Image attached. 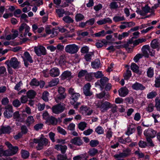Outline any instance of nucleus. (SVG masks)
Masks as SVG:
<instances>
[{
    "mask_svg": "<svg viewBox=\"0 0 160 160\" xmlns=\"http://www.w3.org/2000/svg\"><path fill=\"white\" fill-rule=\"evenodd\" d=\"M131 68V70L134 72L137 73L141 74V72H140L139 70V67L137 64L134 63L132 64Z\"/></svg>",
    "mask_w": 160,
    "mask_h": 160,
    "instance_id": "nucleus-23",
    "label": "nucleus"
},
{
    "mask_svg": "<svg viewBox=\"0 0 160 160\" xmlns=\"http://www.w3.org/2000/svg\"><path fill=\"white\" fill-rule=\"evenodd\" d=\"M154 75L153 69L151 67L149 68L147 71V76L150 78L153 77Z\"/></svg>",
    "mask_w": 160,
    "mask_h": 160,
    "instance_id": "nucleus-33",
    "label": "nucleus"
},
{
    "mask_svg": "<svg viewBox=\"0 0 160 160\" xmlns=\"http://www.w3.org/2000/svg\"><path fill=\"white\" fill-rule=\"evenodd\" d=\"M56 12L59 17H63V14L65 13L66 12L62 8L56 9Z\"/></svg>",
    "mask_w": 160,
    "mask_h": 160,
    "instance_id": "nucleus-34",
    "label": "nucleus"
},
{
    "mask_svg": "<svg viewBox=\"0 0 160 160\" xmlns=\"http://www.w3.org/2000/svg\"><path fill=\"white\" fill-rule=\"evenodd\" d=\"M87 157L86 154H81L74 157L73 159V160H86Z\"/></svg>",
    "mask_w": 160,
    "mask_h": 160,
    "instance_id": "nucleus-30",
    "label": "nucleus"
},
{
    "mask_svg": "<svg viewBox=\"0 0 160 160\" xmlns=\"http://www.w3.org/2000/svg\"><path fill=\"white\" fill-rule=\"evenodd\" d=\"M68 92L70 95V98L72 100L70 103L71 105H74L79 99L80 95L79 93L76 92L74 89L72 87L69 89Z\"/></svg>",
    "mask_w": 160,
    "mask_h": 160,
    "instance_id": "nucleus-1",
    "label": "nucleus"
},
{
    "mask_svg": "<svg viewBox=\"0 0 160 160\" xmlns=\"http://www.w3.org/2000/svg\"><path fill=\"white\" fill-rule=\"evenodd\" d=\"M5 144L9 149V150H8L9 154L8 156L13 155L17 153L18 150V147L17 146L13 147L12 145L8 141L6 142Z\"/></svg>",
    "mask_w": 160,
    "mask_h": 160,
    "instance_id": "nucleus-8",
    "label": "nucleus"
},
{
    "mask_svg": "<svg viewBox=\"0 0 160 160\" xmlns=\"http://www.w3.org/2000/svg\"><path fill=\"white\" fill-rule=\"evenodd\" d=\"M28 98L27 96L22 95L20 98V100L21 103H25L28 101Z\"/></svg>",
    "mask_w": 160,
    "mask_h": 160,
    "instance_id": "nucleus-55",
    "label": "nucleus"
},
{
    "mask_svg": "<svg viewBox=\"0 0 160 160\" xmlns=\"http://www.w3.org/2000/svg\"><path fill=\"white\" fill-rule=\"evenodd\" d=\"M49 93L48 92L45 91L43 92L42 98L45 101H48V96H49Z\"/></svg>",
    "mask_w": 160,
    "mask_h": 160,
    "instance_id": "nucleus-49",
    "label": "nucleus"
},
{
    "mask_svg": "<svg viewBox=\"0 0 160 160\" xmlns=\"http://www.w3.org/2000/svg\"><path fill=\"white\" fill-rule=\"evenodd\" d=\"M33 142L35 143H38L36 147V148L38 150L42 149L43 146L46 145L48 143V140L43 137H41L39 139H34Z\"/></svg>",
    "mask_w": 160,
    "mask_h": 160,
    "instance_id": "nucleus-3",
    "label": "nucleus"
},
{
    "mask_svg": "<svg viewBox=\"0 0 160 160\" xmlns=\"http://www.w3.org/2000/svg\"><path fill=\"white\" fill-rule=\"evenodd\" d=\"M21 102L18 99L14 100L12 102L13 105L16 108L19 107L21 105Z\"/></svg>",
    "mask_w": 160,
    "mask_h": 160,
    "instance_id": "nucleus-47",
    "label": "nucleus"
},
{
    "mask_svg": "<svg viewBox=\"0 0 160 160\" xmlns=\"http://www.w3.org/2000/svg\"><path fill=\"white\" fill-rule=\"evenodd\" d=\"M8 151L4 150L3 147L2 145H0V157L8 156Z\"/></svg>",
    "mask_w": 160,
    "mask_h": 160,
    "instance_id": "nucleus-32",
    "label": "nucleus"
},
{
    "mask_svg": "<svg viewBox=\"0 0 160 160\" xmlns=\"http://www.w3.org/2000/svg\"><path fill=\"white\" fill-rule=\"evenodd\" d=\"M98 152V150L95 148L90 149L88 152L89 154L92 157L95 156Z\"/></svg>",
    "mask_w": 160,
    "mask_h": 160,
    "instance_id": "nucleus-36",
    "label": "nucleus"
},
{
    "mask_svg": "<svg viewBox=\"0 0 160 160\" xmlns=\"http://www.w3.org/2000/svg\"><path fill=\"white\" fill-rule=\"evenodd\" d=\"M71 73L70 71H66L62 73L61 76V78L62 80L67 79L70 80L73 77L71 75Z\"/></svg>",
    "mask_w": 160,
    "mask_h": 160,
    "instance_id": "nucleus-15",
    "label": "nucleus"
},
{
    "mask_svg": "<svg viewBox=\"0 0 160 160\" xmlns=\"http://www.w3.org/2000/svg\"><path fill=\"white\" fill-rule=\"evenodd\" d=\"M92 66L93 68H98L100 66V62L99 59H96L92 62Z\"/></svg>",
    "mask_w": 160,
    "mask_h": 160,
    "instance_id": "nucleus-28",
    "label": "nucleus"
},
{
    "mask_svg": "<svg viewBox=\"0 0 160 160\" xmlns=\"http://www.w3.org/2000/svg\"><path fill=\"white\" fill-rule=\"evenodd\" d=\"M84 18V16L81 13H78L75 16V20L77 22L82 20Z\"/></svg>",
    "mask_w": 160,
    "mask_h": 160,
    "instance_id": "nucleus-44",
    "label": "nucleus"
},
{
    "mask_svg": "<svg viewBox=\"0 0 160 160\" xmlns=\"http://www.w3.org/2000/svg\"><path fill=\"white\" fill-rule=\"evenodd\" d=\"M129 33L128 32H124L121 34L118 35V39L119 40H122L123 38L127 37L129 35Z\"/></svg>",
    "mask_w": 160,
    "mask_h": 160,
    "instance_id": "nucleus-50",
    "label": "nucleus"
},
{
    "mask_svg": "<svg viewBox=\"0 0 160 160\" xmlns=\"http://www.w3.org/2000/svg\"><path fill=\"white\" fill-rule=\"evenodd\" d=\"M111 103L108 101L104 102L102 101L98 102L97 103L96 106L97 108H100L101 112H102L106 111L109 108H110V106Z\"/></svg>",
    "mask_w": 160,
    "mask_h": 160,
    "instance_id": "nucleus-5",
    "label": "nucleus"
},
{
    "mask_svg": "<svg viewBox=\"0 0 160 160\" xmlns=\"http://www.w3.org/2000/svg\"><path fill=\"white\" fill-rule=\"evenodd\" d=\"M109 6L111 9H116L118 7L117 2H115L111 3Z\"/></svg>",
    "mask_w": 160,
    "mask_h": 160,
    "instance_id": "nucleus-58",
    "label": "nucleus"
},
{
    "mask_svg": "<svg viewBox=\"0 0 160 160\" xmlns=\"http://www.w3.org/2000/svg\"><path fill=\"white\" fill-rule=\"evenodd\" d=\"M87 72V71L86 70H82L80 71L78 73V77L81 78L85 75V76Z\"/></svg>",
    "mask_w": 160,
    "mask_h": 160,
    "instance_id": "nucleus-51",
    "label": "nucleus"
},
{
    "mask_svg": "<svg viewBox=\"0 0 160 160\" xmlns=\"http://www.w3.org/2000/svg\"><path fill=\"white\" fill-rule=\"evenodd\" d=\"M143 56V55L142 53L138 54L134 57L133 60L136 62H137L140 58H141Z\"/></svg>",
    "mask_w": 160,
    "mask_h": 160,
    "instance_id": "nucleus-61",
    "label": "nucleus"
},
{
    "mask_svg": "<svg viewBox=\"0 0 160 160\" xmlns=\"http://www.w3.org/2000/svg\"><path fill=\"white\" fill-rule=\"evenodd\" d=\"M70 142L74 145L78 146L82 145L83 143L82 140L79 137H76L71 139L70 140Z\"/></svg>",
    "mask_w": 160,
    "mask_h": 160,
    "instance_id": "nucleus-12",
    "label": "nucleus"
},
{
    "mask_svg": "<svg viewBox=\"0 0 160 160\" xmlns=\"http://www.w3.org/2000/svg\"><path fill=\"white\" fill-rule=\"evenodd\" d=\"M26 123L28 124V125H30L32 123L34 122V120L33 117L32 116H29L26 119Z\"/></svg>",
    "mask_w": 160,
    "mask_h": 160,
    "instance_id": "nucleus-43",
    "label": "nucleus"
},
{
    "mask_svg": "<svg viewBox=\"0 0 160 160\" xmlns=\"http://www.w3.org/2000/svg\"><path fill=\"white\" fill-rule=\"evenodd\" d=\"M43 126V124L42 123H38L34 126V128L36 130L38 131L39 129H42Z\"/></svg>",
    "mask_w": 160,
    "mask_h": 160,
    "instance_id": "nucleus-59",
    "label": "nucleus"
},
{
    "mask_svg": "<svg viewBox=\"0 0 160 160\" xmlns=\"http://www.w3.org/2000/svg\"><path fill=\"white\" fill-rule=\"evenodd\" d=\"M94 75L97 78H99L102 77L103 75L102 74V72L98 71L96 72L93 73Z\"/></svg>",
    "mask_w": 160,
    "mask_h": 160,
    "instance_id": "nucleus-56",
    "label": "nucleus"
},
{
    "mask_svg": "<svg viewBox=\"0 0 160 160\" xmlns=\"http://www.w3.org/2000/svg\"><path fill=\"white\" fill-rule=\"evenodd\" d=\"M131 150L128 148L123 150L122 152H120L113 156L116 160H124V158L130 155Z\"/></svg>",
    "mask_w": 160,
    "mask_h": 160,
    "instance_id": "nucleus-2",
    "label": "nucleus"
},
{
    "mask_svg": "<svg viewBox=\"0 0 160 160\" xmlns=\"http://www.w3.org/2000/svg\"><path fill=\"white\" fill-rule=\"evenodd\" d=\"M58 160H66L67 159V155L66 154H59L57 156Z\"/></svg>",
    "mask_w": 160,
    "mask_h": 160,
    "instance_id": "nucleus-45",
    "label": "nucleus"
},
{
    "mask_svg": "<svg viewBox=\"0 0 160 160\" xmlns=\"http://www.w3.org/2000/svg\"><path fill=\"white\" fill-rule=\"evenodd\" d=\"M93 73H87L85 76V79L88 81H90L93 78Z\"/></svg>",
    "mask_w": 160,
    "mask_h": 160,
    "instance_id": "nucleus-35",
    "label": "nucleus"
},
{
    "mask_svg": "<svg viewBox=\"0 0 160 160\" xmlns=\"http://www.w3.org/2000/svg\"><path fill=\"white\" fill-rule=\"evenodd\" d=\"M93 52H90L87 53L84 56V58L87 61H90L92 56L93 55Z\"/></svg>",
    "mask_w": 160,
    "mask_h": 160,
    "instance_id": "nucleus-41",
    "label": "nucleus"
},
{
    "mask_svg": "<svg viewBox=\"0 0 160 160\" xmlns=\"http://www.w3.org/2000/svg\"><path fill=\"white\" fill-rule=\"evenodd\" d=\"M65 104L60 102L59 104L53 106L52 108V112L56 114L62 112L65 109Z\"/></svg>",
    "mask_w": 160,
    "mask_h": 160,
    "instance_id": "nucleus-6",
    "label": "nucleus"
},
{
    "mask_svg": "<svg viewBox=\"0 0 160 160\" xmlns=\"http://www.w3.org/2000/svg\"><path fill=\"white\" fill-rule=\"evenodd\" d=\"M113 20L115 22H118L124 20L125 19L123 16H116L113 17Z\"/></svg>",
    "mask_w": 160,
    "mask_h": 160,
    "instance_id": "nucleus-46",
    "label": "nucleus"
},
{
    "mask_svg": "<svg viewBox=\"0 0 160 160\" xmlns=\"http://www.w3.org/2000/svg\"><path fill=\"white\" fill-rule=\"evenodd\" d=\"M135 131V128L133 125H129L127 128V130L125 133L126 135L129 136L132 134Z\"/></svg>",
    "mask_w": 160,
    "mask_h": 160,
    "instance_id": "nucleus-24",
    "label": "nucleus"
},
{
    "mask_svg": "<svg viewBox=\"0 0 160 160\" xmlns=\"http://www.w3.org/2000/svg\"><path fill=\"white\" fill-rule=\"evenodd\" d=\"M58 122V120L54 117L51 116V124L56 125Z\"/></svg>",
    "mask_w": 160,
    "mask_h": 160,
    "instance_id": "nucleus-63",
    "label": "nucleus"
},
{
    "mask_svg": "<svg viewBox=\"0 0 160 160\" xmlns=\"http://www.w3.org/2000/svg\"><path fill=\"white\" fill-rule=\"evenodd\" d=\"M60 74L58 68H53L51 70V76L55 77L59 76Z\"/></svg>",
    "mask_w": 160,
    "mask_h": 160,
    "instance_id": "nucleus-25",
    "label": "nucleus"
},
{
    "mask_svg": "<svg viewBox=\"0 0 160 160\" xmlns=\"http://www.w3.org/2000/svg\"><path fill=\"white\" fill-rule=\"evenodd\" d=\"M34 49L35 53L39 56H40L42 55H45L46 54V49L42 46H38L35 47Z\"/></svg>",
    "mask_w": 160,
    "mask_h": 160,
    "instance_id": "nucleus-9",
    "label": "nucleus"
},
{
    "mask_svg": "<svg viewBox=\"0 0 160 160\" xmlns=\"http://www.w3.org/2000/svg\"><path fill=\"white\" fill-rule=\"evenodd\" d=\"M131 71L128 69L126 72L124 74L125 79L128 80L131 77Z\"/></svg>",
    "mask_w": 160,
    "mask_h": 160,
    "instance_id": "nucleus-42",
    "label": "nucleus"
},
{
    "mask_svg": "<svg viewBox=\"0 0 160 160\" xmlns=\"http://www.w3.org/2000/svg\"><path fill=\"white\" fill-rule=\"evenodd\" d=\"M22 57L23 59V61H27L30 63L33 62V61L29 53L27 52H25L24 53V55L23 56H22Z\"/></svg>",
    "mask_w": 160,
    "mask_h": 160,
    "instance_id": "nucleus-19",
    "label": "nucleus"
},
{
    "mask_svg": "<svg viewBox=\"0 0 160 160\" xmlns=\"http://www.w3.org/2000/svg\"><path fill=\"white\" fill-rule=\"evenodd\" d=\"M21 153L22 157L24 159L27 158L29 155V152L28 151L25 150H22Z\"/></svg>",
    "mask_w": 160,
    "mask_h": 160,
    "instance_id": "nucleus-38",
    "label": "nucleus"
},
{
    "mask_svg": "<svg viewBox=\"0 0 160 160\" xmlns=\"http://www.w3.org/2000/svg\"><path fill=\"white\" fill-rule=\"evenodd\" d=\"M58 33V30L53 28L51 30V38H53L57 36Z\"/></svg>",
    "mask_w": 160,
    "mask_h": 160,
    "instance_id": "nucleus-52",
    "label": "nucleus"
},
{
    "mask_svg": "<svg viewBox=\"0 0 160 160\" xmlns=\"http://www.w3.org/2000/svg\"><path fill=\"white\" fill-rule=\"evenodd\" d=\"M43 118L46 120L45 122L50 125V117L49 113L46 111L44 112L42 114Z\"/></svg>",
    "mask_w": 160,
    "mask_h": 160,
    "instance_id": "nucleus-20",
    "label": "nucleus"
},
{
    "mask_svg": "<svg viewBox=\"0 0 160 160\" xmlns=\"http://www.w3.org/2000/svg\"><path fill=\"white\" fill-rule=\"evenodd\" d=\"M149 46L148 45H145L143 46L142 48V51L143 54V56L145 57L148 58L149 56L148 49Z\"/></svg>",
    "mask_w": 160,
    "mask_h": 160,
    "instance_id": "nucleus-21",
    "label": "nucleus"
},
{
    "mask_svg": "<svg viewBox=\"0 0 160 160\" xmlns=\"http://www.w3.org/2000/svg\"><path fill=\"white\" fill-rule=\"evenodd\" d=\"M156 132L152 128H148L144 132V135L146 137L154 138L156 134Z\"/></svg>",
    "mask_w": 160,
    "mask_h": 160,
    "instance_id": "nucleus-11",
    "label": "nucleus"
},
{
    "mask_svg": "<svg viewBox=\"0 0 160 160\" xmlns=\"http://www.w3.org/2000/svg\"><path fill=\"white\" fill-rule=\"evenodd\" d=\"M55 148L58 150H60L62 153L64 154L66 152L67 149V147L66 145H62L60 144H57L55 146Z\"/></svg>",
    "mask_w": 160,
    "mask_h": 160,
    "instance_id": "nucleus-17",
    "label": "nucleus"
},
{
    "mask_svg": "<svg viewBox=\"0 0 160 160\" xmlns=\"http://www.w3.org/2000/svg\"><path fill=\"white\" fill-rule=\"evenodd\" d=\"M159 43L158 42V40L157 39H153L152 41L151 46L152 48H156L159 46Z\"/></svg>",
    "mask_w": 160,
    "mask_h": 160,
    "instance_id": "nucleus-29",
    "label": "nucleus"
},
{
    "mask_svg": "<svg viewBox=\"0 0 160 160\" xmlns=\"http://www.w3.org/2000/svg\"><path fill=\"white\" fill-rule=\"evenodd\" d=\"M26 94L28 98L32 99L34 98L36 94V93L33 90H31L27 92Z\"/></svg>",
    "mask_w": 160,
    "mask_h": 160,
    "instance_id": "nucleus-27",
    "label": "nucleus"
},
{
    "mask_svg": "<svg viewBox=\"0 0 160 160\" xmlns=\"http://www.w3.org/2000/svg\"><path fill=\"white\" fill-rule=\"evenodd\" d=\"M20 62L18 61L17 58L15 57L12 58L10 61H7L5 63L8 66V70L9 71L10 69H11V67L16 69L18 68Z\"/></svg>",
    "mask_w": 160,
    "mask_h": 160,
    "instance_id": "nucleus-4",
    "label": "nucleus"
},
{
    "mask_svg": "<svg viewBox=\"0 0 160 160\" xmlns=\"http://www.w3.org/2000/svg\"><path fill=\"white\" fill-rule=\"evenodd\" d=\"M132 88L133 89L136 90H143L145 89V87L141 84L137 82L133 84L132 86Z\"/></svg>",
    "mask_w": 160,
    "mask_h": 160,
    "instance_id": "nucleus-18",
    "label": "nucleus"
},
{
    "mask_svg": "<svg viewBox=\"0 0 160 160\" xmlns=\"http://www.w3.org/2000/svg\"><path fill=\"white\" fill-rule=\"evenodd\" d=\"M99 144V142L97 140H92L90 142V145L92 147H95Z\"/></svg>",
    "mask_w": 160,
    "mask_h": 160,
    "instance_id": "nucleus-53",
    "label": "nucleus"
},
{
    "mask_svg": "<svg viewBox=\"0 0 160 160\" xmlns=\"http://www.w3.org/2000/svg\"><path fill=\"white\" fill-rule=\"evenodd\" d=\"M110 106V108H111V111L112 113H114L117 112V106L116 104L111 103V105Z\"/></svg>",
    "mask_w": 160,
    "mask_h": 160,
    "instance_id": "nucleus-48",
    "label": "nucleus"
},
{
    "mask_svg": "<svg viewBox=\"0 0 160 160\" xmlns=\"http://www.w3.org/2000/svg\"><path fill=\"white\" fill-rule=\"evenodd\" d=\"M57 130L59 133L63 135H65L67 134L65 130L59 126L57 127Z\"/></svg>",
    "mask_w": 160,
    "mask_h": 160,
    "instance_id": "nucleus-62",
    "label": "nucleus"
},
{
    "mask_svg": "<svg viewBox=\"0 0 160 160\" xmlns=\"http://www.w3.org/2000/svg\"><path fill=\"white\" fill-rule=\"evenodd\" d=\"M5 109L4 113L5 117L7 118L12 117L13 113L12 106L11 105L7 106H6Z\"/></svg>",
    "mask_w": 160,
    "mask_h": 160,
    "instance_id": "nucleus-10",
    "label": "nucleus"
},
{
    "mask_svg": "<svg viewBox=\"0 0 160 160\" xmlns=\"http://www.w3.org/2000/svg\"><path fill=\"white\" fill-rule=\"evenodd\" d=\"M62 20L66 23H72L73 22V20L69 16H66L64 17Z\"/></svg>",
    "mask_w": 160,
    "mask_h": 160,
    "instance_id": "nucleus-37",
    "label": "nucleus"
},
{
    "mask_svg": "<svg viewBox=\"0 0 160 160\" xmlns=\"http://www.w3.org/2000/svg\"><path fill=\"white\" fill-rule=\"evenodd\" d=\"M89 109V108L87 106L82 105L80 108V112L84 115H85L87 111Z\"/></svg>",
    "mask_w": 160,
    "mask_h": 160,
    "instance_id": "nucleus-31",
    "label": "nucleus"
},
{
    "mask_svg": "<svg viewBox=\"0 0 160 160\" xmlns=\"http://www.w3.org/2000/svg\"><path fill=\"white\" fill-rule=\"evenodd\" d=\"M66 96V94H59L55 98V101L57 103H59L61 100L65 98Z\"/></svg>",
    "mask_w": 160,
    "mask_h": 160,
    "instance_id": "nucleus-26",
    "label": "nucleus"
},
{
    "mask_svg": "<svg viewBox=\"0 0 160 160\" xmlns=\"http://www.w3.org/2000/svg\"><path fill=\"white\" fill-rule=\"evenodd\" d=\"M91 87V85L89 83H87L84 86L83 91L84 94L86 96H90L92 95V92L90 91Z\"/></svg>",
    "mask_w": 160,
    "mask_h": 160,
    "instance_id": "nucleus-14",
    "label": "nucleus"
},
{
    "mask_svg": "<svg viewBox=\"0 0 160 160\" xmlns=\"http://www.w3.org/2000/svg\"><path fill=\"white\" fill-rule=\"evenodd\" d=\"M108 80V78L106 77H104L101 78L100 80H98L95 83L96 86L98 85L100 86V87L102 88H103V87L106 84Z\"/></svg>",
    "mask_w": 160,
    "mask_h": 160,
    "instance_id": "nucleus-13",
    "label": "nucleus"
},
{
    "mask_svg": "<svg viewBox=\"0 0 160 160\" xmlns=\"http://www.w3.org/2000/svg\"><path fill=\"white\" fill-rule=\"evenodd\" d=\"M154 86L157 88L160 87V75L156 78Z\"/></svg>",
    "mask_w": 160,
    "mask_h": 160,
    "instance_id": "nucleus-57",
    "label": "nucleus"
},
{
    "mask_svg": "<svg viewBox=\"0 0 160 160\" xmlns=\"http://www.w3.org/2000/svg\"><path fill=\"white\" fill-rule=\"evenodd\" d=\"M78 46L75 44H69L65 48V51L70 54H73L76 53L78 50Z\"/></svg>",
    "mask_w": 160,
    "mask_h": 160,
    "instance_id": "nucleus-7",
    "label": "nucleus"
},
{
    "mask_svg": "<svg viewBox=\"0 0 160 160\" xmlns=\"http://www.w3.org/2000/svg\"><path fill=\"white\" fill-rule=\"evenodd\" d=\"M87 124L84 122H81L79 123L78 125V128L82 130H83L87 126Z\"/></svg>",
    "mask_w": 160,
    "mask_h": 160,
    "instance_id": "nucleus-40",
    "label": "nucleus"
},
{
    "mask_svg": "<svg viewBox=\"0 0 160 160\" xmlns=\"http://www.w3.org/2000/svg\"><path fill=\"white\" fill-rule=\"evenodd\" d=\"M150 8L148 5H145V7L142 8V10L145 13V15L146 14L150 12Z\"/></svg>",
    "mask_w": 160,
    "mask_h": 160,
    "instance_id": "nucleus-64",
    "label": "nucleus"
},
{
    "mask_svg": "<svg viewBox=\"0 0 160 160\" xmlns=\"http://www.w3.org/2000/svg\"><path fill=\"white\" fill-rule=\"evenodd\" d=\"M119 95L122 97H124L128 93V90L126 88H122L118 90Z\"/></svg>",
    "mask_w": 160,
    "mask_h": 160,
    "instance_id": "nucleus-22",
    "label": "nucleus"
},
{
    "mask_svg": "<svg viewBox=\"0 0 160 160\" xmlns=\"http://www.w3.org/2000/svg\"><path fill=\"white\" fill-rule=\"evenodd\" d=\"M39 82L35 78H34L31 81L30 85L31 86H38L39 85Z\"/></svg>",
    "mask_w": 160,
    "mask_h": 160,
    "instance_id": "nucleus-39",
    "label": "nucleus"
},
{
    "mask_svg": "<svg viewBox=\"0 0 160 160\" xmlns=\"http://www.w3.org/2000/svg\"><path fill=\"white\" fill-rule=\"evenodd\" d=\"M59 82L58 78H54L51 81V87L57 85Z\"/></svg>",
    "mask_w": 160,
    "mask_h": 160,
    "instance_id": "nucleus-54",
    "label": "nucleus"
},
{
    "mask_svg": "<svg viewBox=\"0 0 160 160\" xmlns=\"http://www.w3.org/2000/svg\"><path fill=\"white\" fill-rule=\"evenodd\" d=\"M154 107V106L152 104L150 103L146 108V110L149 112H152L153 110Z\"/></svg>",
    "mask_w": 160,
    "mask_h": 160,
    "instance_id": "nucleus-60",
    "label": "nucleus"
},
{
    "mask_svg": "<svg viewBox=\"0 0 160 160\" xmlns=\"http://www.w3.org/2000/svg\"><path fill=\"white\" fill-rule=\"evenodd\" d=\"M12 128L9 126L2 127L0 129V135L2 134L10 133L11 132Z\"/></svg>",
    "mask_w": 160,
    "mask_h": 160,
    "instance_id": "nucleus-16",
    "label": "nucleus"
}]
</instances>
